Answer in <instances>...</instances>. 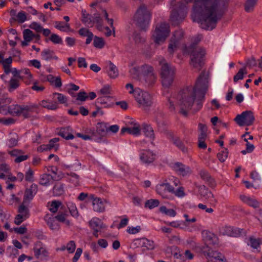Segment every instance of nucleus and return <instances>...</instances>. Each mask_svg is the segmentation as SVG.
<instances>
[{"instance_id":"3","label":"nucleus","mask_w":262,"mask_h":262,"mask_svg":"<svg viewBox=\"0 0 262 262\" xmlns=\"http://www.w3.org/2000/svg\"><path fill=\"white\" fill-rule=\"evenodd\" d=\"M151 13L145 5H140L137 9L133 17L136 25L141 30L146 31L150 26Z\"/></svg>"},{"instance_id":"36","label":"nucleus","mask_w":262,"mask_h":262,"mask_svg":"<svg viewBox=\"0 0 262 262\" xmlns=\"http://www.w3.org/2000/svg\"><path fill=\"white\" fill-rule=\"evenodd\" d=\"M64 192V185L61 183H57L53 188V192L55 196H60Z\"/></svg>"},{"instance_id":"11","label":"nucleus","mask_w":262,"mask_h":262,"mask_svg":"<svg viewBox=\"0 0 262 262\" xmlns=\"http://www.w3.org/2000/svg\"><path fill=\"white\" fill-rule=\"evenodd\" d=\"M36 107L37 106L35 104L31 106L12 104L8 106V111L10 114L13 115L19 116L23 111H30L32 108Z\"/></svg>"},{"instance_id":"16","label":"nucleus","mask_w":262,"mask_h":262,"mask_svg":"<svg viewBox=\"0 0 262 262\" xmlns=\"http://www.w3.org/2000/svg\"><path fill=\"white\" fill-rule=\"evenodd\" d=\"M156 191L163 198H166L165 194V192H169L172 193V192H174V188L165 180L164 182L157 185Z\"/></svg>"},{"instance_id":"2","label":"nucleus","mask_w":262,"mask_h":262,"mask_svg":"<svg viewBox=\"0 0 262 262\" xmlns=\"http://www.w3.org/2000/svg\"><path fill=\"white\" fill-rule=\"evenodd\" d=\"M208 88L207 76L205 72H202L198 78L194 86H187L180 91L176 96L168 98L169 108L174 111L173 100L176 99L180 107V112L187 116L188 111L192 110L195 112L202 107L203 101Z\"/></svg>"},{"instance_id":"40","label":"nucleus","mask_w":262,"mask_h":262,"mask_svg":"<svg viewBox=\"0 0 262 262\" xmlns=\"http://www.w3.org/2000/svg\"><path fill=\"white\" fill-rule=\"evenodd\" d=\"M9 83L8 91L10 92H12L17 89L20 85L19 81L15 78H11Z\"/></svg>"},{"instance_id":"33","label":"nucleus","mask_w":262,"mask_h":262,"mask_svg":"<svg viewBox=\"0 0 262 262\" xmlns=\"http://www.w3.org/2000/svg\"><path fill=\"white\" fill-rule=\"evenodd\" d=\"M55 217H50L48 215L45 217V220L50 227L51 229L53 230H57L59 229V225L56 222Z\"/></svg>"},{"instance_id":"61","label":"nucleus","mask_w":262,"mask_h":262,"mask_svg":"<svg viewBox=\"0 0 262 262\" xmlns=\"http://www.w3.org/2000/svg\"><path fill=\"white\" fill-rule=\"evenodd\" d=\"M28 217H26L25 215H23L19 213H18L15 217L14 223L15 224L19 225L23 222L27 220Z\"/></svg>"},{"instance_id":"26","label":"nucleus","mask_w":262,"mask_h":262,"mask_svg":"<svg viewBox=\"0 0 262 262\" xmlns=\"http://www.w3.org/2000/svg\"><path fill=\"white\" fill-rule=\"evenodd\" d=\"M112 97L109 96H102L98 97L96 100V104L103 105L104 107H109L112 106Z\"/></svg>"},{"instance_id":"17","label":"nucleus","mask_w":262,"mask_h":262,"mask_svg":"<svg viewBox=\"0 0 262 262\" xmlns=\"http://www.w3.org/2000/svg\"><path fill=\"white\" fill-rule=\"evenodd\" d=\"M167 136L168 138L172 143L183 153H186L187 152V148L185 146L183 142L179 137L174 136L172 132H168Z\"/></svg>"},{"instance_id":"38","label":"nucleus","mask_w":262,"mask_h":262,"mask_svg":"<svg viewBox=\"0 0 262 262\" xmlns=\"http://www.w3.org/2000/svg\"><path fill=\"white\" fill-rule=\"evenodd\" d=\"M55 27L62 32H68L70 29V24L63 21H55Z\"/></svg>"},{"instance_id":"58","label":"nucleus","mask_w":262,"mask_h":262,"mask_svg":"<svg viewBox=\"0 0 262 262\" xmlns=\"http://www.w3.org/2000/svg\"><path fill=\"white\" fill-rule=\"evenodd\" d=\"M88 99V96L86 92L83 91H80L77 95L76 100L80 101H85Z\"/></svg>"},{"instance_id":"8","label":"nucleus","mask_w":262,"mask_h":262,"mask_svg":"<svg viewBox=\"0 0 262 262\" xmlns=\"http://www.w3.org/2000/svg\"><path fill=\"white\" fill-rule=\"evenodd\" d=\"M234 120L239 126H250L253 124L255 117L253 112L246 111L237 115Z\"/></svg>"},{"instance_id":"46","label":"nucleus","mask_w":262,"mask_h":262,"mask_svg":"<svg viewBox=\"0 0 262 262\" xmlns=\"http://www.w3.org/2000/svg\"><path fill=\"white\" fill-rule=\"evenodd\" d=\"M27 204H24L23 203L19 206L18 209V212L19 214L25 215L26 217H28L30 216L29 213V210L28 208L25 206V205H27Z\"/></svg>"},{"instance_id":"44","label":"nucleus","mask_w":262,"mask_h":262,"mask_svg":"<svg viewBox=\"0 0 262 262\" xmlns=\"http://www.w3.org/2000/svg\"><path fill=\"white\" fill-rule=\"evenodd\" d=\"M160 211L166 215L171 217H174L176 215V212L172 209H167L165 206H161L159 208Z\"/></svg>"},{"instance_id":"32","label":"nucleus","mask_w":262,"mask_h":262,"mask_svg":"<svg viewBox=\"0 0 262 262\" xmlns=\"http://www.w3.org/2000/svg\"><path fill=\"white\" fill-rule=\"evenodd\" d=\"M257 0H246L244 4V10L246 12L251 13L254 11Z\"/></svg>"},{"instance_id":"48","label":"nucleus","mask_w":262,"mask_h":262,"mask_svg":"<svg viewBox=\"0 0 262 262\" xmlns=\"http://www.w3.org/2000/svg\"><path fill=\"white\" fill-rule=\"evenodd\" d=\"M159 201L156 199H150L146 201L145 207L149 209H152L159 205Z\"/></svg>"},{"instance_id":"25","label":"nucleus","mask_w":262,"mask_h":262,"mask_svg":"<svg viewBox=\"0 0 262 262\" xmlns=\"http://www.w3.org/2000/svg\"><path fill=\"white\" fill-rule=\"evenodd\" d=\"M127 132L128 134L134 136H138L140 134V126L138 124L135 123L133 127H126L121 128L122 134Z\"/></svg>"},{"instance_id":"22","label":"nucleus","mask_w":262,"mask_h":262,"mask_svg":"<svg viewBox=\"0 0 262 262\" xmlns=\"http://www.w3.org/2000/svg\"><path fill=\"white\" fill-rule=\"evenodd\" d=\"M72 133V129L70 126H67L61 128L58 134L63 138L68 140L74 139V136Z\"/></svg>"},{"instance_id":"29","label":"nucleus","mask_w":262,"mask_h":262,"mask_svg":"<svg viewBox=\"0 0 262 262\" xmlns=\"http://www.w3.org/2000/svg\"><path fill=\"white\" fill-rule=\"evenodd\" d=\"M132 37L136 45H142L146 40L145 37L137 31L133 32Z\"/></svg>"},{"instance_id":"1","label":"nucleus","mask_w":262,"mask_h":262,"mask_svg":"<svg viewBox=\"0 0 262 262\" xmlns=\"http://www.w3.org/2000/svg\"><path fill=\"white\" fill-rule=\"evenodd\" d=\"M194 1L192 17L201 28L212 30L227 10L229 0H184L174 6L170 20L173 25H179L187 13V5Z\"/></svg>"},{"instance_id":"35","label":"nucleus","mask_w":262,"mask_h":262,"mask_svg":"<svg viewBox=\"0 0 262 262\" xmlns=\"http://www.w3.org/2000/svg\"><path fill=\"white\" fill-rule=\"evenodd\" d=\"M143 132L146 137L154 140L155 139V134L154 130L150 125L144 124L143 125Z\"/></svg>"},{"instance_id":"13","label":"nucleus","mask_w":262,"mask_h":262,"mask_svg":"<svg viewBox=\"0 0 262 262\" xmlns=\"http://www.w3.org/2000/svg\"><path fill=\"white\" fill-rule=\"evenodd\" d=\"M37 191L38 186L34 183L32 184L29 188H27L24 195L23 201L24 204H29L37 193Z\"/></svg>"},{"instance_id":"41","label":"nucleus","mask_w":262,"mask_h":262,"mask_svg":"<svg viewBox=\"0 0 262 262\" xmlns=\"http://www.w3.org/2000/svg\"><path fill=\"white\" fill-rule=\"evenodd\" d=\"M67 206L72 216L76 217L78 216V212L77 207L73 202H69L67 203Z\"/></svg>"},{"instance_id":"18","label":"nucleus","mask_w":262,"mask_h":262,"mask_svg":"<svg viewBox=\"0 0 262 262\" xmlns=\"http://www.w3.org/2000/svg\"><path fill=\"white\" fill-rule=\"evenodd\" d=\"M173 168L179 174L183 177L189 175L191 173V170L189 166L180 162L175 163L173 164Z\"/></svg>"},{"instance_id":"5","label":"nucleus","mask_w":262,"mask_h":262,"mask_svg":"<svg viewBox=\"0 0 262 262\" xmlns=\"http://www.w3.org/2000/svg\"><path fill=\"white\" fill-rule=\"evenodd\" d=\"M160 64L162 83L165 88H168L171 85L173 81L176 69L174 67L167 63H163L162 61H160Z\"/></svg>"},{"instance_id":"60","label":"nucleus","mask_w":262,"mask_h":262,"mask_svg":"<svg viewBox=\"0 0 262 262\" xmlns=\"http://www.w3.org/2000/svg\"><path fill=\"white\" fill-rule=\"evenodd\" d=\"M25 180L28 182H33L34 181L33 179V171L30 168L25 173Z\"/></svg>"},{"instance_id":"28","label":"nucleus","mask_w":262,"mask_h":262,"mask_svg":"<svg viewBox=\"0 0 262 262\" xmlns=\"http://www.w3.org/2000/svg\"><path fill=\"white\" fill-rule=\"evenodd\" d=\"M89 225L93 230H100L105 227L103 223L98 218H93L89 222Z\"/></svg>"},{"instance_id":"39","label":"nucleus","mask_w":262,"mask_h":262,"mask_svg":"<svg viewBox=\"0 0 262 262\" xmlns=\"http://www.w3.org/2000/svg\"><path fill=\"white\" fill-rule=\"evenodd\" d=\"M54 52L50 49L43 50L41 53L42 58L46 61L50 60L54 58Z\"/></svg>"},{"instance_id":"30","label":"nucleus","mask_w":262,"mask_h":262,"mask_svg":"<svg viewBox=\"0 0 262 262\" xmlns=\"http://www.w3.org/2000/svg\"><path fill=\"white\" fill-rule=\"evenodd\" d=\"M108 75L111 78H115L118 75L117 67L112 62L110 61L107 67Z\"/></svg>"},{"instance_id":"53","label":"nucleus","mask_w":262,"mask_h":262,"mask_svg":"<svg viewBox=\"0 0 262 262\" xmlns=\"http://www.w3.org/2000/svg\"><path fill=\"white\" fill-rule=\"evenodd\" d=\"M199 192L201 195L205 198H209L212 195L211 192L204 185L200 186Z\"/></svg>"},{"instance_id":"49","label":"nucleus","mask_w":262,"mask_h":262,"mask_svg":"<svg viewBox=\"0 0 262 262\" xmlns=\"http://www.w3.org/2000/svg\"><path fill=\"white\" fill-rule=\"evenodd\" d=\"M34 255L37 258H38L40 255H42L43 256H47V251L46 250L43 248L40 247L39 248H34Z\"/></svg>"},{"instance_id":"10","label":"nucleus","mask_w":262,"mask_h":262,"mask_svg":"<svg viewBox=\"0 0 262 262\" xmlns=\"http://www.w3.org/2000/svg\"><path fill=\"white\" fill-rule=\"evenodd\" d=\"M184 32L182 29L176 31L171 37L168 47V51L172 54L178 48L179 41L183 37Z\"/></svg>"},{"instance_id":"19","label":"nucleus","mask_w":262,"mask_h":262,"mask_svg":"<svg viewBox=\"0 0 262 262\" xmlns=\"http://www.w3.org/2000/svg\"><path fill=\"white\" fill-rule=\"evenodd\" d=\"M54 180V177L50 174L45 173L40 175L38 183L41 186L48 187L53 184Z\"/></svg>"},{"instance_id":"21","label":"nucleus","mask_w":262,"mask_h":262,"mask_svg":"<svg viewBox=\"0 0 262 262\" xmlns=\"http://www.w3.org/2000/svg\"><path fill=\"white\" fill-rule=\"evenodd\" d=\"M199 174L201 178L211 187H214L215 186L214 180L211 177L207 170L201 169L199 172Z\"/></svg>"},{"instance_id":"47","label":"nucleus","mask_w":262,"mask_h":262,"mask_svg":"<svg viewBox=\"0 0 262 262\" xmlns=\"http://www.w3.org/2000/svg\"><path fill=\"white\" fill-rule=\"evenodd\" d=\"M228 150L227 148H222L217 154V158L221 162H224L228 157Z\"/></svg>"},{"instance_id":"20","label":"nucleus","mask_w":262,"mask_h":262,"mask_svg":"<svg viewBox=\"0 0 262 262\" xmlns=\"http://www.w3.org/2000/svg\"><path fill=\"white\" fill-rule=\"evenodd\" d=\"M203 239L209 244L215 245L217 244V237L213 233L208 231L204 230L202 232Z\"/></svg>"},{"instance_id":"27","label":"nucleus","mask_w":262,"mask_h":262,"mask_svg":"<svg viewBox=\"0 0 262 262\" xmlns=\"http://www.w3.org/2000/svg\"><path fill=\"white\" fill-rule=\"evenodd\" d=\"M204 255L210 258H213L215 260L223 261L225 259L224 256L221 253L217 251H213L211 249H208V251H204Z\"/></svg>"},{"instance_id":"31","label":"nucleus","mask_w":262,"mask_h":262,"mask_svg":"<svg viewBox=\"0 0 262 262\" xmlns=\"http://www.w3.org/2000/svg\"><path fill=\"white\" fill-rule=\"evenodd\" d=\"M82 21L88 27H93V15L86 12L85 10H82Z\"/></svg>"},{"instance_id":"59","label":"nucleus","mask_w":262,"mask_h":262,"mask_svg":"<svg viewBox=\"0 0 262 262\" xmlns=\"http://www.w3.org/2000/svg\"><path fill=\"white\" fill-rule=\"evenodd\" d=\"M67 250L70 253H72L74 252L76 249V244L74 241H71L67 245Z\"/></svg>"},{"instance_id":"56","label":"nucleus","mask_w":262,"mask_h":262,"mask_svg":"<svg viewBox=\"0 0 262 262\" xmlns=\"http://www.w3.org/2000/svg\"><path fill=\"white\" fill-rule=\"evenodd\" d=\"M50 39L55 44L62 43V40L61 37L56 34H52L50 38Z\"/></svg>"},{"instance_id":"24","label":"nucleus","mask_w":262,"mask_h":262,"mask_svg":"<svg viewBox=\"0 0 262 262\" xmlns=\"http://www.w3.org/2000/svg\"><path fill=\"white\" fill-rule=\"evenodd\" d=\"M240 199L244 203L254 208H257L259 207V202L254 198L244 195H241L240 196Z\"/></svg>"},{"instance_id":"45","label":"nucleus","mask_w":262,"mask_h":262,"mask_svg":"<svg viewBox=\"0 0 262 262\" xmlns=\"http://www.w3.org/2000/svg\"><path fill=\"white\" fill-rule=\"evenodd\" d=\"M96 24L98 29H100L102 27V21L100 15L98 13H95L93 15V26Z\"/></svg>"},{"instance_id":"37","label":"nucleus","mask_w":262,"mask_h":262,"mask_svg":"<svg viewBox=\"0 0 262 262\" xmlns=\"http://www.w3.org/2000/svg\"><path fill=\"white\" fill-rule=\"evenodd\" d=\"M261 244L262 242L260 238H256L254 236H250L249 238L248 245L253 249H257Z\"/></svg>"},{"instance_id":"42","label":"nucleus","mask_w":262,"mask_h":262,"mask_svg":"<svg viewBox=\"0 0 262 262\" xmlns=\"http://www.w3.org/2000/svg\"><path fill=\"white\" fill-rule=\"evenodd\" d=\"M246 74H247L246 67L240 69L237 74L234 76L233 81L237 82L238 80L243 79L244 75Z\"/></svg>"},{"instance_id":"64","label":"nucleus","mask_w":262,"mask_h":262,"mask_svg":"<svg viewBox=\"0 0 262 262\" xmlns=\"http://www.w3.org/2000/svg\"><path fill=\"white\" fill-rule=\"evenodd\" d=\"M17 18L18 23H24L27 19L26 13L24 11H20L18 12L17 15Z\"/></svg>"},{"instance_id":"55","label":"nucleus","mask_w":262,"mask_h":262,"mask_svg":"<svg viewBox=\"0 0 262 262\" xmlns=\"http://www.w3.org/2000/svg\"><path fill=\"white\" fill-rule=\"evenodd\" d=\"M60 205L61 203L59 201H53L49 208L50 211L53 213L56 212Z\"/></svg>"},{"instance_id":"34","label":"nucleus","mask_w":262,"mask_h":262,"mask_svg":"<svg viewBox=\"0 0 262 262\" xmlns=\"http://www.w3.org/2000/svg\"><path fill=\"white\" fill-rule=\"evenodd\" d=\"M129 73L133 78L140 81V77H141V67L132 68L129 70Z\"/></svg>"},{"instance_id":"15","label":"nucleus","mask_w":262,"mask_h":262,"mask_svg":"<svg viewBox=\"0 0 262 262\" xmlns=\"http://www.w3.org/2000/svg\"><path fill=\"white\" fill-rule=\"evenodd\" d=\"M89 200L92 201L93 210L98 212H102L105 210L104 202L100 198L95 197L94 194H90Z\"/></svg>"},{"instance_id":"50","label":"nucleus","mask_w":262,"mask_h":262,"mask_svg":"<svg viewBox=\"0 0 262 262\" xmlns=\"http://www.w3.org/2000/svg\"><path fill=\"white\" fill-rule=\"evenodd\" d=\"M68 175L70 176L69 180L71 183H73V184L75 186L79 185V177L78 175L74 172H72L70 173H68Z\"/></svg>"},{"instance_id":"62","label":"nucleus","mask_w":262,"mask_h":262,"mask_svg":"<svg viewBox=\"0 0 262 262\" xmlns=\"http://www.w3.org/2000/svg\"><path fill=\"white\" fill-rule=\"evenodd\" d=\"M141 228L140 226H137L135 227H128L127 232L129 234H135L139 232Z\"/></svg>"},{"instance_id":"43","label":"nucleus","mask_w":262,"mask_h":262,"mask_svg":"<svg viewBox=\"0 0 262 262\" xmlns=\"http://www.w3.org/2000/svg\"><path fill=\"white\" fill-rule=\"evenodd\" d=\"M140 242L143 247H146L148 250H152L154 248L155 245L154 242L146 238H142Z\"/></svg>"},{"instance_id":"6","label":"nucleus","mask_w":262,"mask_h":262,"mask_svg":"<svg viewBox=\"0 0 262 262\" xmlns=\"http://www.w3.org/2000/svg\"><path fill=\"white\" fill-rule=\"evenodd\" d=\"M141 77L140 82L146 87L152 86L156 81V76L154 72L153 68L148 64L141 66Z\"/></svg>"},{"instance_id":"52","label":"nucleus","mask_w":262,"mask_h":262,"mask_svg":"<svg viewBox=\"0 0 262 262\" xmlns=\"http://www.w3.org/2000/svg\"><path fill=\"white\" fill-rule=\"evenodd\" d=\"M35 36V35L33 33L32 31L28 29H25L23 31L24 39L26 41H31L32 38Z\"/></svg>"},{"instance_id":"7","label":"nucleus","mask_w":262,"mask_h":262,"mask_svg":"<svg viewBox=\"0 0 262 262\" xmlns=\"http://www.w3.org/2000/svg\"><path fill=\"white\" fill-rule=\"evenodd\" d=\"M170 33L169 26L166 23L157 24L152 34L155 43L159 45L165 41Z\"/></svg>"},{"instance_id":"63","label":"nucleus","mask_w":262,"mask_h":262,"mask_svg":"<svg viewBox=\"0 0 262 262\" xmlns=\"http://www.w3.org/2000/svg\"><path fill=\"white\" fill-rule=\"evenodd\" d=\"M12 99L10 97H3L0 98V107H4L10 104Z\"/></svg>"},{"instance_id":"9","label":"nucleus","mask_w":262,"mask_h":262,"mask_svg":"<svg viewBox=\"0 0 262 262\" xmlns=\"http://www.w3.org/2000/svg\"><path fill=\"white\" fill-rule=\"evenodd\" d=\"M134 97L137 102L144 108L150 106L152 103L151 96L147 92L140 90H135Z\"/></svg>"},{"instance_id":"23","label":"nucleus","mask_w":262,"mask_h":262,"mask_svg":"<svg viewBox=\"0 0 262 262\" xmlns=\"http://www.w3.org/2000/svg\"><path fill=\"white\" fill-rule=\"evenodd\" d=\"M155 121L156 122L158 130L161 133H165L167 134L169 131L166 129V125L165 121L163 119V115L160 114L155 118Z\"/></svg>"},{"instance_id":"4","label":"nucleus","mask_w":262,"mask_h":262,"mask_svg":"<svg viewBox=\"0 0 262 262\" xmlns=\"http://www.w3.org/2000/svg\"><path fill=\"white\" fill-rule=\"evenodd\" d=\"M185 52L190 55L191 64L195 68H201L202 66L205 50L194 43H191L189 46L186 47Z\"/></svg>"},{"instance_id":"12","label":"nucleus","mask_w":262,"mask_h":262,"mask_svg":"<svg viewBox=\"0 0 262 262\" xmlns=\"http://www.w3.org/2000/svg\"><path fill=\"white\" fill-rule=\"evenodd\" d=\"M139 157L143 163L148 165L154 161L156 155L151 150L142 149L140 151Z\"/></svg>"},{"instance_id":"54","label":"nucleus","mask_w":262,"mask_h":262,"mask_svg":"<svg viewBox=\"0 0 262 262\" xmlns=\"http://www.w3.org/2000/svg\"><path fill=\"white\" fill-rule=\"evenodd\" d=\"M76 135L77 137H78L79 138H81L84 140H94L97 142H99V140L100 139V138H98L97 139L95 138V137H93V136L92 134H91V136H89V135H83L82 134L78 133H77L76 134Z\"/></svg>"},{"instance_id":"14","label":"nucleus","mask_w":262,"mask_h":262,"mask_svg":"<svg viewBox=\"0 0 262 262\" xmlns=\"http://www.w3.org/2000/svg\"><path fill=\"white\" fill-rule=\"evenodd\" d=\"M107 133V124L105 123H99L97 125L96 130H92L91 132L93 137L96 139L100 138L99 142L101 140V137H104Z\"/></svg>"},{"instance_id":"51","label":"nucleus","mask_w":262,"mask_h":262,"mask_svg":"<svg viewBox=\"0 0 262 262\" xmlns=\"http://www.w3.org/2000/svg\"><path fill=\"white\" fill-rule=\"evenodd\" d=\"M93 44L95 47L102 49L104 47V42L102 38L95 36L94 38Z\"/></svg>"},{"instance_id":"57","label":"nucleus","mask_w":262,"mask_h":262,"mask_svg":"<svg viewBox=\"0 0 262 262\" xmlns=\"http://www.w3.org/2000/svg\"><path fill=\"white\" fill-rule=\"evenodd\" d=\"M243 229H241L236 227H233L230 230V236L237 237H239L242 233Z\"/></svg>"}]
</instances>
